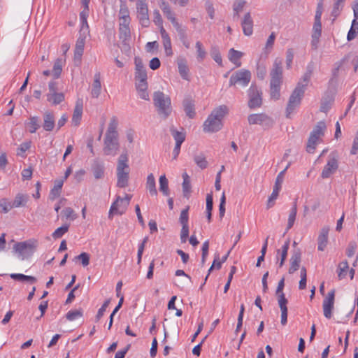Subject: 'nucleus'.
Listing matches in <instances>:
<instances>
[{
    "instance_id": "8",
    "label": "nucleus",
    "mask_w": 358,
    "mask_h": 358,
    "mask_svg": "<svg viewBox=\"0 0 358 358\" xmlns=\"http://www.w3.org/2000/svg\"><path fill=\"white\" fill-rule=\"evenodd\" d=\"M35 247V242L29 241L16 243L13 249L17 254L18 258L24 260L33 255Z\"/></svg>"
},
{
    "instance_id": "48",
    "label": "nucleus",
    "mask_w": 358,
    "mask_h": 358,
    "mask_svg": "<svg viewBox=\"0 0 358 358\" xmlns=\"http://www.w3.org/2000/svg\"><path fill=\"white\" fill-rule=\"evenodd\" d=\"M83 315V311L82 309H75L69 310L66 315V317L69 321H75Z\"/></svg>"
},
{
    "instance_id": "7",
    "label": "nucleus",
    "mask_w": 358,
    "mask_h": 358,
    "mask_svg": "<svg viewBox=\"0 0 358 358\" xmlns=\"http://www.w3.org/2000/svg\"><path fill=\"white\" fill-rule=\"evenodd\" d=\"M131 199V196L129 194H126L124 198L117 196L110 208L109 218H112L114 215L124 214L129 204Z\"/></svg>"
},
{
    "instance_id": "63",
    "label": "nucleus",
    "mask_w": 358,
    "mask_h": 358,
    "mask_svg": "<svg viewBox=\"0 0 358 358\" xmlns=\"http://www.w3.org/2000/svg\"><path fill=\"white\" fill-rule=\"evenodd\" d=\"M153 22L159 28L164 27L163 20L158 10L153 11Z\"/></svg>"
},
{
    "instance_id": "50",
    "label": "nucleus",
    "mask_w": 358,
    "mask_h": 358,
    "mask_svg": "<svg viewBox=\"0 0 358 358\" xmlns=\"http://www.w3.org/2000/svg\"><path fill=\"white\" fill-rule=\"evenodd\" d=\"M349 269L348 263L347 261H343L338 264V276L340 280L343 279L347 275V272Z\"/></svg>"
},
{
    "instance_id": "5",
    "label": "nucleus",
    "mask_w": 358,
    "mask_h": 358,
    "mask_svg": "<svg viewBox=\"0 0 358 358\" xmlns=\"http://www.w3.org/2000/svg\"><path fill=\"white\" fill-rule=\"evenodd\" d=\"M59 83L51 80L48 83V92L46 94L47 101L51 105L57 106L64 101L65 96L62 92H58Z\"/></svg>"
},
{
    "instance_id": "64",
    "label": "nucleus",
    "mask_w": 358,
    "mask_h": 358,
    "mask_svg": "<svg viewBox=\"0 0 358 358\" xmlns=\"http://www.w3.org/2000/svg\"><path fill=\"white\" fill-rule=\"evenodd\" d=\"M62 213L66 219H70L71 220H74L76 219L77 215L75 213L74 210L69 207L65 208L62 210Z\"/></svg>"
},
{
    "instance_id": "4",
    "label": "nucleus",
    "mask_w": 358,
    "mask_h": 358,
    "mask_svg": "<svg viewBox=\"0 0 358 358\" xmlns=\"http://www.w3.org/2000/svg\"><path fill=\"white\" fill-rule=\"evenodd\" d=\"M327 127L324 122H319L311 131L306 146V150L309 153H313L316 146L321 141Z\"/></svg>"
},
{
    "instance_id": "57",
    "label": "nucleus",
    "mask_w": 358,
    "mask_h": 358,
    "mask_svg": "<svg viewBox=\"0 0 358 358\" xmlns=\"http://www.w3.org/2000/svg\"><path fill=\"white\" fill-rule=\"evenodd\" d=\"M189 206H187L185 209H183L180 215L179 221L181 224L182 227L183 226H188V221H189Z\"/></svg>"
},
{
    "instance_id": "13",
    "label": "nucleus",
    "mask_w": 358,
    "mask_h": 358,
    "mask_svg": "<svg viewBox=\"0 0 358 358\" xmlns=\"http://www.w3.org/2000/svg\"><path fill=\"white\" fill-rule=\"evenodd\" d=\"M323 10V3L322 0H320L317 6L315 16V22L313 27V37L314 39L320 38L322 33V24H321V17Z\"/></svg>"
},
{
    "instance_id": "2",
    "label": "nucleus",
    "mask_w": 358,
    "mask_h": 358,
    "mask_svg": "<svg viewBox=\"0 0 358 358\" xmlns=\"http://www.w3.org/2000/svg\"><path fill=\"white\" fill-rule=\"evenodd\" d=\"M117 186L124 188L128 185L130 168L127 152H122L118 158L117 164Z\"/></svg>"
},
{
    "instance_id": "40",
    "label": "nucleus",
    "mask_w": 358,
    "mask_h": 358,
    "mask_svg": "<svg viewBox=\"0 0 358 358\" xmlns=\"http://www.w3.org/2000/svg\"><path fill=\"white\" fill-rule=\"evenodd\" d=\"M160 8L164 13V15L166 17V18L170 21H174L176 19L175 13L172 11L170 6L167 3L162 1L160 4Z\"/></svg>"
},
{
    "instance_id": "17",
    "label": "nucleus",
    "mask_w": 358,
    "mask_h": 358,
    "mask_svg": "<svg viewBox=\"0 0 358 358\" xmlns=\"http://www.w3.org/2000/svg\"><path fill=\"white\" fill-rule=\"evenodd\" d=\"M137 17L140 24L143 27H148L150 21L148 15L147 3H136Z\"/></svg>"
},
{
    "instance_id": "19",
    "label": "nucleus",
    "mask_w": 358,
    "mask_h": 358,
    "mask_svg": "<svg viewBox=\"0 0 358 358\" xmlns=\"http://www.w3.org/2000/svg\"><path fill=\"white\" fill-rule=\"evenodd\" d=\"M253 25L254 22L251 13L250 12H247L241 20L243 32L245 36H250L253 34Z\"/></svg>"
},
{
    "instance_id": "53",
    "label": "nucleus",
    "mask_w": 358,
    "mask_h": 358,
    "mask_svg": "<svg viewBox=\"0 0 358 358\" xmlns=\"http://www.w3.org/2000/svg\"><path fill=\"white\" fill-rule=\"evenodd\" d=\"M210 55L216 63L222 66V59L218 48L215 46L212 47L210 49Z\"/></svg>"
},
{
    "instance_id": "30",
    "label": "nucleus",
    "mask_w": 358,
    "mask_h": 358,
    "mask_svg": "<svg viewBox=\"0 0 358 358\" xmlns=\"http://www.w3.org/2000/svg\"><path fill=\"white\" fill-rule=\"evenodd\" d=\"M301 263V254L300 252H294L290 258V266L289 268V273L290 274L294 273L300 267Z\"/></svg>"
},
{
    "instance_id": "11",
    "label": "nucleus",
    "mask_w": 358,
    "mask_h": 358,
    "mask_svg": "<svg viewBox=\"0 0 358 358\" xmlns=\"http://www.w3.org/2000/svg\"><path fill=\"white\" fill-rule=\"evenodd\" d=\"M118 136H105L103 152L106 155L115 156L119 150Z\"/></svg>"
},
{
    "instance_id": "26",
    "label": "nucleus",
    "mask_w": 358,
    "mask_h": 358,
    "mask_svg": "<svg viewBox=\"0 0 358 358\" xmlns=\"http://www.w3.org/2000/svg\"><path fill=\"white\" fill-rule=\"evenodd\" d=\"M55 125V117L52 113L45 112L43 115V129L47 131L53 130Z\"/></svg>"
},
{
    "instance_id": "41",
    "label": "nucleus",
    "mask_w": 358,
    "mask_h": 358,
    "mask_svg": "<svg viewBox=\"0 0 358 358\" xmlns=\"http://www.w3.org/2000/svg\"><path fill=\"white\" fill-rule=\"evenodd\" d=\"M178 72L180 76L186 80H189V69L185 60L178 62Z\"/></svg>"
},
{
    "instance_id": "33",
    "label": "nucleus",
    "mask_w": 358,
    "mask_h": 358,
    "mask_svg": "<svg viewBox=\"0 0 358 358\" xmlns=\"http://www.w3.org/2000/svg\"><path fill=\"white\" fill-rule=\"evenodd\" d=\"M118 127V120L116 117H113L108 124V127L106 133L108 136H118L117 131Z\"/></svg>"
},
{
    "instance_id": "43",
    "label": "nucleus",
    "mask_w": 358,
    "mask_h": 358,
    "mask_svg": "<svg viewBox=\"0 0 358 358\" xmlns=\"http://www.w3.org/2000/svg\"><path fill=\"white\" fill-rule=\"evenodd\" d=\"M159 190L164 196H169L170 191L169 188V181L165 175H162L159 179Z\"/></svg>"
},
{
    "instance_id": "32",
    "label": "nucleus",
    "mask_w": 358,
    "mask_h": 358,
    "mask_svg": "<svg viewBox=\"0 0 358 358\" xmlns=\"http://www.w3.org/2000/svg\"><path fill=\"white\" fill-rule=\"evenodd\" d=\"M146 189L151 196H157V190L156 188L155 178L152 173H150L146 179Z\"/></svg>"
},
{
    "instance_id": "27",
    "label": "nucleus",
    "mask_w": 358,
    "mask_h": 358,
    "mask_svg": "<svg viewBox=\"0 0 358 358\" xmlns=\"http://www.w3.org/2000/svg\"><path fill=\"white\" fill-rule=\"evenodd\" d=\"M328 234H329V229L323 228L321 229L318 238H317V249L320 251H324L328 242Z\"/></svg>"
},
{
    "instance_id": "15",
    "label": "nucleus",
    "mask_w": 358,
    "mask_h": 358,
    "mask_svg": "<svg viewBox=\"0 0 358 358\" xmlns=\"http://www.w3.org/2000/svg\"><path fill=\"white\" fill-rule=\"evenodd\" d=\"M135 83H148L147 71L142 60L139 57H135Z\"/></svg>"
},
{
    "instance_id": "39",
    "label": "nucleus",
    "mask_w": 358,
    "mask_h": 358,
    "mask_svg": "<svg viewBox=\"0 0 358 358\" xmlns=\"http://www.w3.org/2000/svg\"><path fill=\"white\" fill-rule=\"evenodd\" d=\"M183 107L187 116H188L190 118L194 117L195 115V111L193 101L189 99H185L183 101Z\"/></svg>"
},
{
    "instance_id": "46",
    "label": "nucleus",
    "mask_w": 358,
    "mask_h": 358,
    "mask_svg": "<svg viewBox=\"0 0 358 358\" xmlns=\"http://www.w3.org/2000/svg\"><path fill=\"white\" fill-rule=\"evenodd\" d=\"M29 131L31 134L35 133L39 128V119L36 116L31 117L29 121L26 123Z\"/></svg>"
},
{
    "instance_id": "9",
    "label": "nucleus",
    "mask_w": 358,
    "mask_h": 358,
    "mask_svg": "<svg viewBox=\"0 0 358 358\" xmlns=\"http://www.w3.org/2000/svg\"><path fill=\"white\" fill-rule=\"evenodd\" d=\"M251 72L249 70L242 69L235 71L230 77L229 85H240L246 87L251 80Z\"/></svg>"
},
{
    "instance_id": "6",
    "label": "nucleus",
    "mask_w": 358,
    "mask_h": 358,
    "mask_svg": "<svg viewBox=\"0 0 358 358\" xmlns=\"http://www.w3.org/2000/svg\"><path fill=\"white\" fill-rule=\"evenodd\" d=\"M304 92L303 87L301 85H296V88L292 92L287 103L286 109V115L287 117H290L291 115L294 113L296 108L299 106Z\"/></svg>"
},
{
    "instance_id": "12",
    "label": "nucleus",
    "mask_w": 358,
    "mask_h": 358,
    "mask_svg": "<svg viewBox=\"0 0 358 358\" xmlns=\"http://www.w3.org/2000/svg\"><path fill=\"white\" fill-rule=\"evenodd\" d=\"M335 291L331 290L324 297L322 302V309L324 316L327 319H330L332 316V312L334 308Z\"/></svg>"
},
{
    "instance_id": "3",
    "label": "nucleus",
    "mask_w": 358,
    "mask_h": 358,
    "mask_svg": "<svg viewBox=\"0 0 358 358\" xmlns=\"http://www.w3.org/2000/svg\"><path fill=\"white\" fill-rule=\"evenodd\" d=\"M153 101L158 113L166 118L172 112L171 101L169 96L162 92H155L153 94Z\"/></svg>"
},
{
    "instance_id": "1",
    "label": "nucleus",
    "mask_w": 358,
    "mask_h": 358,
    "mask_svg": "<svg viewBox=\"0 0 358 358\" xmlns=\"http://www.w3.org/2000/svg\"><path fill=\"white\" fill-rule=\"evenodd\" d=\"M227 113L228 108L224 105L215 108L203 122V131L215 133L220 131L223 126L222 120Z\"/></svg>"
},
{
    "instance_id": "28",
    "label": "nucleus",
    "mask_w": 358,
    "mask_h": 358,
    "mask_svg": "<svg viewBox=\"0 0 358 358\" xmlns=\"http://www.w3.org/2000/svg\"><path fill=\"white\" fill-rule=\"evenodd\" d=\"M243 53L241 51L236 50L234 48H231L229 50L228 59L233 63L236 67L241 66V58L243 57Z\"/></svg>"
},
{
    "instance_id": "55",
    "label": "nucleus",
    "mask_w": 358,
    "mask_h": 358,
    "mask_svg": "<svg viewBox=\"0 0 358 358\" xmlns=\"http://www.w3.org/2000/svg\"><path fill=\"white\" fill-rule=\"evenodd\" d=\"M312 71L311 69H308L307 72L304 73L302 78L300 80V81L298 83L297 85H301L303 87V91L305 92L306 87L308 85L310 77H311Z\"/></svg>"
},
{
    "instance_id": "21",
    "label": "nucleus",
    "mask_w": 358,
    "mask_h": 358,
    "mask_svg": "<svg viewBox=\"0 0 358 358\" xmlns=\"http://www.w3.org/2000/svg\"><path fill=\"white\" fill-rule=\"evenodd\" d=\"M271 80L282 79V59L277 57L275 59L271 73Z\"/></svg>"
},
{
    "instance_id": "58",
    "label": "nucleus",
    "mask_w": 358,
    "mask_h": 358,
    "mask_svg": "<svg viewBox=\"0 0 358 358\" xmlns=\"http://www.w3.org/2000/svg\"><path fill=\"white\" fill-rule=\"evenodd\" d=\"M69 226L68 224H64L62 227L57 228L53 233L52 237L55 239L61 238L65 233L69 230Z\"/></svg>"
},
{
    "instance_id": "51",
    "label": "nucleus",
    "mask_w": 358,
    "mask_h": 358,
    "mask_svg": "<svg viewBox=\"0 0 358 358\" xmlns=\"http://www.w3.org/2000/svg\"><path fill=\"white\" fill-rule=\"evenodd\" d=\"M172 136L176 141V145H181L185 139V134L183 131H178L171 129Z\"/></svg>"
},
{
    "instance_id": "10",
    "label": "nucleus",
    "mask_w": 358,
    "mask_h": 358,
    "mask_svg": "<svg viewBox=\"0 0 358 358\" xmlns=\"http://www.w3.org/2000/svg\"><path fill=\"white\" fill-rule=\"evenodd\" d=\"M121 15L120 17V34L126 39L130 36V17L128 10L126 8H121L120 10Z\"/></svg>"
},
{
    "instance_id": "54",
    "label": "nucleus",
    "mask_w": 358,
    "mask_h": 358,
    "mask_svg": "<svg viewBox=\"0 0 358 358\" xmlns=\"http://www.w3.org/2000/svg\"><path fill=\"white\" fill-rule=\"evenodd\" d=\"M343 7V3L338 1L337 0H334V6L331 11V15L334 17L333 20H335V19L340 15Z\"/></svg>"
},
{
    "instance_id": "34",
    "label": "nucleus",
    "mask_w": 358,
    "mask_h": 358,
    "mask_svg": "<svg viewBox=\"0 0 358 358\" xmlns=\"http://www.w3.org/2000/svg\"><path fill=\"white\" fill-rule=\"evenodd\" d=\"M87 17V13L85 11H82L80 13V29L79 34L87 36L90 32Z\"/></svg>"
},
{
    "instance_id": "45",
    "label": "nucleus",
    "mask_w": 358,
    "mask_h": 358,
    "mask_svg": "<svg viewBox=\"0 0 358 358\" xmlns=\"http://www.w3.org/2000/svg\"><path fill=\"white\" fill-rule=\"evenodd\" d=\"M358 19L354 18L352 22L351 27L348 33L347 39L350 41L355 38L358 34Z\"/></svg>"
},
{
    "instance_id": "29",
    "label": "nucleus",
    "mask_w": 358,
    "mask_h": 358,
    "mask_svg": "<svg viewBox=\"0 0 358 358\" xmlns=\"http://www.w3.org/2000/svg\"><path fill=\"white\" fill-rule=\"evenodd\" d=\"M135 87L138 93V96L141 99L146 101L150 100L149 92L148 90V83H135Z\"/></svg>"
},
{
    "instance_id": "22",
    "label": "nucleus",
    "mask_w": 358,
    "mask_h": 358,
    "mask_svg": "<svg viewBox=\"0 0 358 358\" xmlns=\"http://www.w3.org/2000/svg\"><path fill=\"white\" fill-rule=\"evenodd\" d=\"M289 248V240H287L280 249L276 250V259L279 267H282L286 260L288 250Z\"/></svg>"
},
{
    "instance_id": "61",
    "label": "nucleus",
    "mask_w": 358,
    "mask_h": 358,
    "mask_svg": "<svg viewBox=\"0 0 358 358\" xmlns=\"http://www.w3.org/2000/svg\"><path fill=\"white\" fill-rule=\"evenodd\" d=\"M278 296V303L279 307L280 308V311L287 310V299L285 298V294H280V295H277Z\"/></svg>"
},
{
    "instance_id": "20",
    "label": "nucleus",
    "mask_w": 358,
    "mask_h": 358,
    "mask_svg": "<svg viewBox=\"0 0 358 358\" xmlns=\"http://www.w3.org/2000/svg\"><path fill=\"white\" fill-rule=\"evenodd\" d=\"M87 36L79 34L77 39L75 50H74V60L76 62H80L81 58L84 52L85 44V39Z\"/></svg>"
},
{
    "instance_id": "36",
    "label": "nucleus",
    "mask_w": 358,
    "mask_h": 358,
    "mask_svg": "<svg viewBox=\"0 0 358 358\" xmlns=\"http://www.w3.org/2000/svg\"><path fill=\"white\" fill-rule=\"evenodd\" d=\"M284 176H285V171H280L278 173V175L277 176V178L275 181V185L273 186V192H272L273 197H274L275 196H278L279 192L282 187V184L284 180Z\"/></svg>"
},
{
    "instance_id": "37",
    "label": "nucleus",
    "mask_w": 358,
    "mask_h": 358,
    "mask_svg": "<svg viewBox=\"0 0 358 358\" xmlns=\"http://www.w3.org/2000/svg\"><path fill=\"white\" fill-rule=\"evenodd\" d=\"M183 182L182 184L183 195L186 198H189L191 193L190 179L187 173H182Z\"/></svg>"
},
{
    "instance_id": "42",
    "label": "nucleus",
    "mask_w": 358,
    "mask_h": 358,
    "mask_svg": "<svg viewBox=\"0 0 358 358\" xmlns=\"http://www.w3.org/2000/svg\"><path fill=\"white\" fill-rule=\"evenodd\" d=\"M63 184L64 180H58L55 181V185L53 188L51 189L50 194V198L51 199L54 200L55 199L57 198L59 196Z\"/></svg>"
},
{
    "instance_id": "62",
    "label": "nucleus",
    "mask_w": 358,
    "mask_h": 358,
    "mask_svg": "<svg viewBox=\"0 0 358 358\" xmlns=\"http://www.w3.org/2000/svg\"><path fill=\"white\" fill-rule=\"evenodd\" d=\"M294 56V50L292 48H288L286 51V66L288 69L292 66Z\"/></svg>"
},
{
    "instance_id": "56",
    "label": "nucleus",
    "mask_w": 358,
    "mask_h": 358,
    "mask_svg": "<svg viewBox=\"0 0 358 358\" xmlns=\"http://www.w3.org/2000/svg\"><path fill=\"white\" fill-rule=\"evenodd\" d=\"M195 47L197 52V59L199 61H202L206 56V52L204 50L202 43L200 41H197L195 44Z\"/></svg>"
},
{
    "instance_id": "52",
    "label": "nucleus",
    "mask_w": 358,
    "mask_h": 358,
    "mask_svg": "<svg viewBox=\"0 0 358 358\" xmlns=\"http://www.w3.org/2000/svg\"><path fill=\"white\" fill-rule=\"evenodd\" d=\"M12 208H15L12 206V202L9 201L7 199H2L0 200V213H7Z\"/></svg>"
},
{
    "instance_id": "44",
    "label": "nucleus",
    "mask_w": 358,
    "mask_h": 358,
    "mask_svg": "<svg viewBox=\"0 0 358 358\" xmlns=\"http://www.w3.org/2000/svg\"><path fill=\"white\" fill-rule=\"evenodd\" d=\"M10 277L13 280L21 282L28 281L31 283H35L36 282V278L31 275H26L22 273H11L10 274Z\"/></svg>"
},
{
    "instance_id": "60",
    "label": "nucleus",
    "mask_w": 358,
    "mask_h": 358,
    "mask_svg": "<svg viewBox=\"0 0 358 358\" xmlns=\"http://www.w3.org/2000/svg\"><path fill=\"white\" fill-rule=\"evenodd\" d=\"M75 259H78L81 262L83 266H87L90 264V255L87 252H82L75 257Z\"/></svg>"
},
{
    "instance_id": "31",
    "label": "nucleus",
    "mask_w": 358,
    "mask_h": 358,
    "mask_svg": "<svg viewBox=\"0 0 358 358\" xmlns=\"http://www.w3.org/2000/svg\"><path fill=\"white\" fill-rule=\"evenodd\" d=\"M64 64L65 59L58 58L55 60L52 71V76L54 79H57L60 76Z\"/></svg>"
},
{
    "instance_id": "24",
    "label": "nucleus",
    "mask_w": 358,
    "mask_h": 358,
    "mask_svg": "<svg viewBox=\"0 0 358 358\" xmlns=\"http://www.w3.org/2000/svg\"><path fill=\"white\" fill-rule=\"evenodd\" d=\"M101 73L96 72L94 76V81L92 85L91 94L92 97L97 98L101 94Z\"/></svg>"
},
{
    "instance_id": "49",
    "label": "nucleus",
    "mask_w": 358,
    "mask_h": 358,
    "mask_svg": "<svg viewBox=\"0 0 358 358\" xmlns=\"http://www.w3.org/2000/svg\"><path fill=\"white\" fill-rule=\"evenodd\" d=\"M92 171L96 179L101 178L104 173L103 165L99 162H95L92 166Z\"/></svg>"
},
{
    "instance_id": "59",
    "label": "nucleus",
    "mask_w": 358,
    "mask_h": 358,
    "mask_svg": "<svg viewBox=\"0 0 358 358\" xmlns=\"http://www.w3.org/2000/svg\"><path fill=\"white\" fill-rule=\"evenodd\" d=\"M213 210V197L210 194L206 196V217L208 222L211 220V212Z\"/></svg>"
},
{
    "instance_id": "25",
    "label": "nucleus",
    "mask_w": 358,
    "mask_h": 358,
    "mask_svg": "<svg viewBox=\"0 0 358 358\" xmlns=\"http://www.w3.org/2000/svg\"><path fill=\"white\" fill-rule=\"evenodd\" d=\"M29 200V196L28 194L17 193L12 202V206H14L15 208L25 207Z\"/></svg>"
},
{
    "instance_id": "14",
    "label": "nucleus",
    "mask_w": 358,
    "mask_h": 358,
    "mask_svg": "<svg viewBox=\"0 0 358 358\" xmlns=\"http://www.w3.org/2000/svg\"><path fill=\"white\" fill-rule=\"evenodd\" d=\"M248 106L250 108L259 107L262 105V93L257 86L252 85L248 90Z\"/></svg>"
},
{
    "instance_id": "23",
    "label": "nucleus",
    "mask_w": 358,
    "mask_h": 358,
    "mask_svg": "<svg viewBox=\"0 0 358 358\" xmlns=\"http://www.w3.org/2000/svg\"><path fill=\"white\" fill-rule=\"evenodd\" d=\"M83 101L78 100L76 101L73 110V114L71 119V123L73 126L77 127L80 124L83 115Z\"/></svg>"
},
{
    "instance_id": "16",
    "label": "nucleus",
    "mask_w": 358,
    "mask_h": 358,
    "mask_svg": "<svg viewBox=\"0 0 358 358\" xmlns=\"http://www.w3.org/2000/svg\"><path fill=\"white\" fill-rule=\"evenodd\" d=\"M338 168V159L334 155H330L327 164L324 166L321 176L323 178H328L334 174Z\"/></svg>"
},
{
    "instance_id": "38",
    "label": "nucleus",
    "mask_w": 358,
    "mask_h": 358,
    "mask_svg": "<svg viewBox=\"0 0 358 358\" xmlns=\"http://www.w3.org/2000/svg\"><path fill=\"white\" fill-rule=\"evenodd\" d=\"M297 214V207H296V203L294 202L292 205V207L289 211V214L288 216L287 220V225L286 228V231L289 230L294 225V222L296 220V217Z\"/></svg>"
},
{
    "instance_id": "35",
    "label": "nucleus",
    "mask_w": 358,
    "mask_h": 358,
    "mask_svg": "<svg viewBox=\"0 0 358 358\" xmlns=\"http://www.w3.org/2000/svg\"><path fill=\"white\" fill-rule=\"evenodd\" d=\"M246 3L247 1L245 0H235L234 1L232 6L234 18H238L240 17V13L243 10Z\"/></svg>"
},
{
    "instance_id": "18",
    "label": "nucleus",
    "mask_w": 358,
    "mask_h": 358,
    "mask_svg": "<svg viewBox=\"0 0 358 358\" xmlns=\"http://www.w3.org/2000/svg\"><path fill=\"white\" fill-rule=\"evenodd\" d=\"M248 120L250 124H259L263 127H270L272 124L271 117L264 113L251 114Z\"/></svg>"
},
{
    "instance_id": "47",
    "label": "nucleus",
    "mask_w": 358,
    "mask_h": 358,
    "mask_svg": "<svg viewBox=\"0 0 358 358\" xmlns=\"http://www.w3.org/2000/svg\"><path fill=\"white\" fill-rule=\"evenodd\" d=\"M194 161L196 164L201 169L207 168L208 165L206 157L203 153L195 155L194 157Z\"/></svg>"
}]
</instances>
